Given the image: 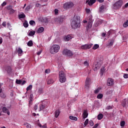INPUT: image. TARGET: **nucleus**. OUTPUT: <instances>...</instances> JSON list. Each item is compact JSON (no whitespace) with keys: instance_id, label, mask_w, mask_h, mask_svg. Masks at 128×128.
Wrapping results in <instances>:
<instances>
[{"instance_id":"f257e3e1","label":"nucleus","mask_w":128,"mask_h":128,"mask_svg":"<svg viewBox=\"0 0 128 128\" xmlns=\"http://www.w3.org/2000/svg\"><path fill=\"white\" fill-rule=\"evenodd\" d=\"M72 28H78L80 26V16H74L71 23Z\"/></svg>"},{"instance_id":"f03ea898","label":"nucleus","mask_w":128,"mask_h":128,"mask_svg":"<svg viewBox=\"0 0 128 128\" xmlns=\"http://www.w3.org/2000/svg\"><path fill=\"white\" fill-rule=\"evenodd\" d=\"M60 46L58 44H54L51 46L50 48V54H56L60 52Z\"/></svg>"},{"instance_id":"7ed1b4c3","label":"nucleus","mask_w":128,"mask_h":128,"mask_svg":"<svg viewBox=\"0 0 128 128\" xmlns=\"http://www.w3.org/2000/svg\"><path fill=\"white\" fill-rule=\"evenodd\" d=\"M74 6V2H67L62 4V8L64 10H68Z\"/></svg>"},{"instance_id":"20e7f679","label":"nucleus","mask_w":128,"mask_h":128,"mask_svg":"<svg viewBox=\"0 0 128 128\" xmlns=\"http://www.w3.org/2000/svg\"><path fill=\"white\" fill-rule=\"evenodd\" d=\"M59 80L62 84L66 82V76L63 71L61 70L59 72Z\"/></svg>"},{"instance_id":"39448f33","label":"nucleus","mask_w":128,"mask_h":128,"mask_svg":"<svg viewBox=\"0 0 128 128\" xmlns=\"http://www.w3.org/2000/svg\"><path fill=\"white\" fill-rule=\"evenodd\" d=\"M122 4H124L122 0H120L118 1H117L113 5L114 10H120V8H122Z\"/></svg>"},{"instance_id":"423d86ee","label":"nucleus","mask_w":128,"mask_h":128,"mask_svg":"<svg viewBox=\"0 0 128 128\" xmlns=\"http://www.w3.org/2000/svg\"><path fill=\"white\" fill-rule=\"evenodd\" d=\"M62 54L64 56H72V52L68 49H64L62 52Z\"/></svg>"},{"instance_id":"0eeeda50","label":"nucleus","mask_w":128,"mask_h":128,"mask_svg":"<svg viewBox=\"0 0 128 128\" xmlns=\"http://www.w3.org/2000/svg\"><path fill=\"white\" fill-rule=\"evenodd\" d=\"M90 84H92L90 78H87L86 80L84 86L86 90H88L90 88Z\"/></svg>"},{"instance_id":"6e6552de","label":"nucleus","mask_w":128,"mask_h":128,"mask_svg":"<svg viewBox=\"0 0 128 128\" xmlns=\"http://www.w3.org/2000/svg\"><path fill=\"white\" fill-rule=\"evenodd\" d=\"M94 44H86L84 45H82L81 46V48L82 50H90L92 46Z\"/></svg>"},{"instance_id":"1a4fd4ad","label":"nucleus","mask_w":128,"mask_h":128,"mask_svg":"<svg viewBox=\"0 0 128 128\" xmlns=\"http://www.w3.org/2000/svg\"><path fill=\"white\" fill-rule=\"evenodd\" d=\"M100 68V64H99L98 62L97 63L94 62L92 67V68L94 72H96Z\"/></svg>"},{"instance_id":"9d476101","label":"nucleus","mask_w":128,"mask_h":128,"mask_svg":"<svg viewBox=\"0 0 128 128\" xmlns=\"http://www.w3.org/2000/svg\"><path fill=\"white\" fill-rule=\"evenodd\" d=\"M96 0H86V4H87L90 6H92L94 4H96Z\"/></svg>"},{"instance_id":"9b49d317","label":"nucleus","mask_w":128,"mask_h":128,"mask_svg":"<svg viewBox=\"0 0 128 128\" xmlns=\"http://www.w3.org/2000/svg\"><path fill=\"white\" fill-rule=\"evenodd\" d=\"M121 106H122L123 108H126V106H127L128 108V100H126V99H124V100H122L121 103Z\"/></svg>"},{"instance_id":"f8f14e48","label":"nucleus","mask_w":128,"mask_h":128,"mask_svg":"<svg viewBox=\"0 0 128 128\" xmlns=\"http://www.w3.org/2000/svg\"><path fill=\"white\" fill-rule=\"evenodd\" d=\"M113 84H114V79L112 78H108L107 80V86H113Z\"/></svg>"},{"instance_id":"ddd939ff","label":"nucleus","mask_w":128,"mask_h":128,"mask_svg":"<svg viewBox=\"0 0 128 128\" xmlns=\"http://www.w3.org/2000/svg\"><path fill=\"white\" fill-rule=\"evenodd\" d=\"M16 84H21L22 86H24V84H25L26 82V80H16Z\"/></svg>"},{"instance_id":"4468645a","label":"nucleus","mask_w":128,"mask_h":128,"mask_svg":"<svg viewBox=\"0 0 128 128\" xmlns=\"http://www.w3.org/2000/svg\"><path fill=\"white\" fill-rule=\"evenodd\" d=\"M2 112L4 114H8V116H10V111H8V109L6 107H3L2 108Z\"/></svg>"},{"instance_id":"2eb2a0df","label":"nucleus","mask_w":128,"mask_h":128,"mask_svg":"<svg viewBox=\"0 0 128 128\" xmlns=\"http://www.w3.org/2000/svg\"><path fill=\"white\" fill-rule=\"evenodd\" d=\"M104 8H106V6L104 5H102L99 8L100 14H102L104 12Z\"/></svg>"},{"instance_id":"dca6fc26","label":"nucleus","mask_w":128,"mask_h":128,"mask_svg":"<svg viewBox=\"0 0 128 128\" xmlns=\"http://www.w3.org/2000/svg\"><path fill=\"white\" fill-rule=\"evenodd\" d=\"M92 18L90 17L89 21L88 22V25L86 26V28H92Z\"/></svg>"},{"instance_id":"f3484780","label":"nucleus","mask_w":128,"mask_h":128,"mask_svg":"<svg viewBox=\"0 0 128 128\" xmlns=\"http://www.w3.org/2000/svg\"><path fill=\"white\" fill-rule=\"evenodd\" d=\"M64 40L65 42H68L70 40H72V36L70 35H67L64 36Z\"/></svg>"},{"instance_id":"a211bd4d","label":"nucleus","mask_w":128,"mask_h":128,"mask_svg":"<svg viewBox=\"0 0 128 128\" xmlns=\"http://www.w3.org/2000/svg\"><path fill=\"white\" fill-rule=\"evenodd\" d=\"M17 52L18 54V56H22V50L20 48H18L17 50Z\"/></svg>"},{"instance_id":"6ab92c4d","label":"nucleus","mask_w":128,"mask_h":128,"mask_svg":"<svg viewBox=\"0 0 128 128\" xmlns=\"http://www.w3.org/2000/svg\"><path fill=\"white\" fill-rule=\"evenodd\" d=\"M88 116V110H84L83 112V118H86Z\"/></svg>"},{"instance_id":"aec40b11","label":"nucleus","mask_w":128,"mask_h":128,"mask_svg":"<svg viewBox=\"0 0 128 128\" xmlns=\"http://www.w3.org/2000/svg\"><path fill=\"white\" fill-rule=\"evenodd\" d=\"M32 85H30L29 86H28L26 90V92L25 93V96H28V90H32Z\"/></svg>"},{"instance_id":"412c9836","label":"nucleus","mask_w":128,"mask_h":128,"mask_svg":"<svg viewBox=\"0 0 128 128\" xmlns=\"http://www.w3.org/2000/svg\"><path fill=\"white\" fill-rule=\"evenodd\" d=\"M44 30V27H40L38 30L37 32L38 34H42Z\"/></svg>"},{"instance_id":"4be33fe9","label":"nucleus","mask_w":128,"mask_h":128,"mask_svg":"<svg viewBox=\"0 0 128 128\" xmlns=\"http://www.w3.org/2000/svg\"><path fill=\"white\" fill-rule=\"evenodd\" d=\"M60 110H56L55 112V118H58V116H60Z\"/></svg>"},{"instance_id":"5701e85b","label":"nucleus","mask_w":128,"mask_h":128,"mask_svg":"<svg viewBox=\"0 0 128 128\" xmlns=\"http://www.w3.org/2000/svg\"><path fill=\"white\" fill-rule=\"evenodd\" d=\"M38 94H44V88H39L38 90Z\"/></svg>"},{"instance_id":"b1692460","label":"nucleus","mask_w":128,"mask_h":128,"mask_svg":"<svg viewBox=\"0 0 128 128\" xmlns=\"http://www.w3.org/2000/svg\"><path fill=\"white\" fill-rule=\"evenodd\" d=\"M34 34H36V31H30L28 36H34Z\"/></svg>"},{"instance_id":"393cba45","label":"nucleus","mask_w":128,"mask_h":128,"mask_svg":"<svg viewBox=\"0 0 128 128\" xmlns=\"http://www.w3.org/2000/svg\"><path fill=\"white\" fill-rule=\"evenodd\" d=\"M106 72V70H104V67H102L100 69V74L101 76H104V73Z\"/></svg>"},{"instance_id":"a878e982","label":"nucleus","mask_w":128,"mask_h":128,"mask_svg":"<svg viewBox=\"0 0 128 128\" xmlns=\"http://www.w3.org/2000/svg\"><path fill=\"white\" fill-rule=\"evenodd\" d=\"M44 105L43 104H40V108L38 109V112H40V110H44Z\"/></svg>"},{"instance_id":"bb28decb","label":"nucleus","mask_w":128,"mask_h":128,"mask_svg":"<svg viewBox=\"0 0 128 128\" xmlns=\"http://www.w3.org/2000/svg\"><path fill=\"white\" fill-rule=\"evenodd\" d=\"M28 46H34V43L32 42V40H30L28 42Z\"/></svg>"},{"instance_id":"cd10ccee","label":"nucleus","mask_w":128,"mask_h":128,"mask_svg":"<svg viewBox=\"0 0 128 128\" xmlns=\"http://www.w3.org/2000/svg\"><path fill=\"white\" fill-rule=\"evenodd\" d=\"M23 26L24 28H28V21L26 20L23 24Z\"/></svg>"},{"instance_id":"c85d7f7f","label":"nucleus","mask_w":128,"mask_h":128,"mask_svg":"<svg viewBox=\"0 0 128 128\" xmlns=\"http://www.w3.org/2000/svg\"><path fill=\"white\" fill-rule=\"evenodd\" d=\"M98 48H100V45L98 44H95L94 46L92 47V50H98Z\"/></svg>"},{"instance_id":"c756f323","label":"nucleus","mask_w":128,"mask_h":128,"mask_svg":"<svg viewBox=\"0 0 128 128\" xmlns=\"http://www.w3.org/2000/svg\"><path fill=\"white\" fill-rule=\"evenodd\" d=\"M102 118H104V115L102 114H100L98 116V120H100Z\"/></svg>"},{"instance_id":"7c9ffc66","label":"nucleus","mask_w":128,"mask_h":128,"mask_svg":"<svg viewBox=\"0 0 128 128\" xmlns=\"http://www.w3.org/2000/svg\"><path fill=\"white\" fill-rule=\"evenodd\" d=\"M54 80L50 79L48 80V84H54Z\"/></svg>"},{"instance_id":"2f4dec72","label":"nucleus","mask_w":128,"mask_h":128,"mask_svg":"<svg viewBox=\"0 0 128 128\" xmlns=\"http://www.w3.org/2000/svg\"><path fill=\"white\" fill-rule=\"evenodd\" d=\"M70 120H78V118L74 116H70Z\"/></svg>"},{"instance_id":"473e14b6","label":"nucleus","mask_w":128,"mask_h":128,"mask_svg":"<svg viewBox=\"0 0 128 128\" xmlns=\"http://www.w3.org/2000/svg\"><path fill=\"white\" fill-rule=\"evenodd\" d=\"M19 18H26V14H20L18 16Z\"/></svg>"},{"instance_id":"72a5a7b5","label":"nucleus","mask_w":128,"mask_h":128,"mask_svg":"<svg viewBox=\"0 0 128 128\" xmlns=\"http://www.w3.org/2000/svg\"><path fill=\"white\" fill-rule=\"evenodd\" d=\"M6 70H7V72L8 74H10V72H12V68H10V66H8L6 68Z\"/></svg>"},{"instance_id":"f704fd0d","label":"nucleus","mask_w":128,"mask_h":128,"mask_svg":"<svg viewBox=\"0 0 128 128\" xmlns=\"http://www.w3.org/2000/svg\"><path fill=\"white\" fill-rule=\"evenodd\" d=\"M108 46H114V40L112 39L110 40V42H109Z\"/></svg>"},{"instance_id":"c9c22d12","label":"nucleus","mask_w":128,"mask_h":128,"mask_svg":"<svg viewBox=\"0 0 128 128\" xmlns=\"http://www.w3.org/2000/svg\"><path fill=\"white\" fill-rule=\"evenodd\" d=\"M104 96V95L102 94H98L97 96V98H98V100H100L101 98H102V97Z\"/></svg>"},{"instance_id":"e433bc0d","label":"nucleus","mask_w":128,"mask_h":128,"mask_svg":"<svg viewBox=\"0 0 128 128\" xmlns=\"http://www.w3.org/2000/svg\"><path fill=\"white\" fill-rule=\"evenodd\" d=\"M124 28H128V20L124 23L123 24Z\"/></svg>"},{"instance_id":"4c0bfd02","label":"nucleus","mask_w":128,"mask_h":128,"mask_svg":"<svg viewBox=\"0 0 128 128\" xmlns=\"http://www.w3.org/2000/svg\"><path fill=\"white\" fill-rule=\"evenodd\" d=\"M38 108V104H36L34 106V110L36 112V110Z\"/></svg>"},{"instance_id":"58836bf2","label":"nucleus","mask_w":128,"mask_h":128,"mask_svg":"<svg viewBox=\"0 0 128 128\" xmlns=\"http://www.w3.org/2000/svg\"><path fill=\"white\" fill-rule=\"evenodd\" d=\"M16 12V10H14L13 8L11 9L10 12V14H14Z\"/></svg>"},{"instance_id":"ea45409f","label":"nucleus","mask_w":128,"mask_h":128,"mask_svg":"<svg viewBox=\"0 0 128 128\" xmlns=\"http://www.w3.org/2000/svg\"><path fill=\"white\" fill-rule=\"evenodd\" d=\"M121 126H124V125L126 124V122L124 121H122L120 123Z\"/></svg>"},{"instance_id":"a19ab883","label":"nucleus","mask_w":128,"mask_h":128,"mask_svg":"<svg viewBox=\"0 0 128 128\" xmlns=\"http://www.w3.org/2000/svg\"><path fill=\"white\" fill-rule=\"evenodd\" d=\"M34 24H36V22L34 20H31L30 21V24L31 26H34Z\"/></svg>"},{"instance_id":"79ce46f5","label":"nucleus","mask_w":128,"mask_h":128,"mask_svg":"<svg viewBox=\"0 0 128 128\" xmlns=\"http://www.w3.org/2000/svg\"><path fill=\"white\" fill-rule=\"evenodd\" d=\"M12 8V6H6V9L8 10H10Z\"/></svg>"},{"instance_id":"37998d69","label":"nucleus","mask_w":128,"mask_h":128,"mask_svg":"<svg viewBox=\"0 0 128 128\" xmlns=\"http://www.w3.org/2000/svg\"><path fill=\"white\" fill-rule=\"evenodd\" d=\"M30 10V6H27L25 8L26 12H28Z\"/></svg>"},{"instance_id":"c03bdc74","label":"nucleus","mask_w":128,"mask_h":128,"mask_svg":"<svg viewBox=\"0 0 128 128\" xmlns=\"http://www.w3.org/2000/svg\"><path fill=\"white\" fill-rule=\"evenodd\" d=\"M30 100H34V94H30Z\"/></svg>"},{"instance_id":"a18cd8bd","label":"nucleus","mask_w":128,"mask_h":128,"mask_svg":"<svg viewBox=\"0 0 128 128\" xmlns=\"http://www.w3.org/2000/svg\"><path fill=\"white\" fill-rule=\"evenodd\" d=\"M25 124L26 126V128H32V126H31L30 124H28L26 123Z\"/></svg>"},{"instance_id":"49530a36","label":"nucleus","mask_w":128,"mask_h":128,"mask_svg":"<svg viewBox=\"0 0 128 128\" xmlns=\"http://www.w3.org/2000/svg\"><path fill=\"white\" fill-rule=\"evenodd\" d=\"M86 14H90V10L88 8H86L85 10Z\"/></svg>"},{"instance_id":"de8ad7c7","label":"nucleus","mask_w":128,"mask_h":128,"mask_svg":"<svg viewBox=\"0 0 128 128\" xmlns=\"http://www.w3.org/2000/svg\"><path fill=\"white\" fill-rule=\"evenodd\" d=\"M0 96L2 98H6V95L4 93L0 94Z\"/></svg>"},{"instance_id":"09e8293b","label":"nucleus","mask_w":128,"mask_h":128,"mask_svg":"<svg viewBox=\"0 0 128 128\" xmlns=\"http://www.w3.org/2000/svg\"><path fill=\"white\" fill-rule=\"evenodd\" d=\"M88 119H86L84 123V126H88Z\"/></svg>"},{"instance_id":"8fccbe9b","label":"nucleus","mask_w":128,"mask_h":128,"mask_svg":"<svg viewBox=\"0 0 128 128\" xmlns=\"http://www.w3.org/2000/svg\"><path fill=\"white\" fill-rule=\"evenodd\" d=\"M84 65L85 66H89L88 62L87 61L84 62Z\"/></svg>"},{"instance_id":"3c124183","label":"nucleus","mask_w":128,"mask_h":128,"mask_svg":"<svg viewBox=\"0 0 128 128\" xmlns=\"http://www.w3.org/2000/svg\"><path fill=\"white\" fill-rule=\"evenodd\" d=\"M89 122H90V126H94V122L92 120H90Z\"/></svg>"},{"instance_id":"603ef678","label":"nucleus","mask_w":128,"mask_h":128,"mask_svg":"<svg viewBox=\"0 0 128 128\" xmlns=\"http://www.w3.org/2000/svg\"><path fill=\"white\" fill-rule=\"evenodd\" d=\"M54 12L55 14H56V16L58 15V10L55 9Z\"/></svg>"},{"instance_id":"864d4df0","label":"nucleus","mask_w":128,"mask_h":128,"mask_svg":"<svg viewBox=\"0 0 128 128\" xmlns=\"http://www.w3.org/2000/svg\"><path fill=\"white\" fill-rule=\"evenodd\" d=\"M112 90H108L106 92L107 94H112Z\"/></svg>"},{"instance_id":"5fc2aeb1","label":"nucleus","mask_w":128,"mask_h":128,"mask_svg":"<svg viewBox=\"0 0 128 128\" xmlns=\"http://www.w3.org/2000/svg\"><path fill=\"white\" fill-rule=\"evenodd\" d=\"M124 78H128V74H124Z\"/></svg>"},{"instance_id":"6e6d98bb","label":"nucleus","mask_w":128,"mask_h":128,"mask_svg":"<svg viewBox=\"0 0 128 128\" xmlns=\"http://www.w3.org/2000/svg\"><path fill=\"white\" fill-rule=\"evenodd\" d=\"M36 8H40V4H38V3H36Z\"/></svg>"},{"instance_id":"4d7b16f0","label":"nucleus","mask_w":128,"mask_h":128,"mask_svg":"<svg viewBox=\"0 0 128 128\" xmlns=\"http://www.w3.org/2000/svg\"><path fill=\"white\" fill-rule=\"evenodd\" d=\"M32 100H29V106H32Z\"/></svg>"},{"instance_id":"13d9d810","label":"nucleus","mask_w":128,"mask_h":128,"mask_svg":"<svg viewBox=\"0 0 128 128\" xmlns=\"http://www.w3.org/2000/svg\"><path fill=\"white\" fill-rule=\"evenodd\" d=\"M106 108L107 110H112V106H107Z\"/></svg>"},{"instance_id":"bf43d9fd","label":"nucleus","mask_w":128,"mask_h":128,"mask_svg":"<svg viewBox=\"0 0 128 128\" xmlns=\"http://www.w3.org/2000/svg\"><path fill=\"white\" fill-rule=\"evenodd\" d=\"M42 50H40L39 52H37V54L38 55V56H40V54H42Z\"/></svg>"},{"instance_id":"052dcab7","label":"nucleus","mask_w":128,"mask_h":128,"mask_svg":"<svg viewBox=\"0 0 128 128\" xmlns=\"http://www.w3.org/2000/svg\"><path fill=\"white\" fill-rule=\"evenodd\" d=\"M6 6V2H4L2 4V6Z\"/></svg>"},{"instance_id":"680f3d73","label":"nucleus","mask_w":128,"mask_h":128,"mask_svg":"<svg viewBox=\"0 0 128 128\" xmlns=\"http://www.w3.org/2000/svg\"><path fill=\"white\" fill-rule=\"evenodd\" d=\"M98 124H96L93 126L92 128H98Z\"/></svg>"},{"instance_id":"e2e57ef3","label":"nucleus","mask_w":128,"mask_h":128,"mask_svg":"<svg viewBox=\"0 0 128 128\" xmlns=\"http://www.w3.org/2000/svg\"><path fill=\"white\" fill-rule=\"evenodd\" d=\"M96 0L97 2H100V3L104 2V0Z\"/></svg>"},{"instance_id":"0e129e2a","label":"nucleus","mask_w":128,"mask_h":128,"mask_svg":"<svg viewBox=\"0 0 128 128\" xmlns=\"http://www.w3.org/2000/svg\"><path fill=\"white\" fill-rule=\"evenodd\" d=\"M2 26H3L6 27V22H4L2 24Z\"/></svg>"},{"instance_id":"69168bd1","label":"nucleus","mask_w":128,"mask_h":128,"mask_svg":"<svg viewBox=\"0 0 128 128\" xmlns=\"http://www.w3.org/2000/svg\"><path fill=\"white\" fill-rule=\"evenodd\" d=\"M46 74H49L50 73V70H45Z\"/></svg>"},{"instance_id":"338daca9","label":"nucleus","mask_w":128,"mask_h":128,"mask_svg":"<svg viewBox=\"0 0 128 128\" xmlns=\"http://www.w3.org/2000/svg\"><path fill=\"white\" fill-rule=\"evenodd\" d=\"M102 38L106 36V33H102Z\"/></svg>"},{"instance_id":"774afa93","label":"nucleus","mask_w":128,"mask_h":128,"mask_svg":"<svg viewBox=\"0 0 128 128\" xmlns=\"http://www.w3.org/2000/svg\"><path fill=\"white\" fill-rule=\"evenodd\" d=\"M98 92H99L98 90L97 89L94 91V94H98Z\"/></svg>"}]
</instances>
